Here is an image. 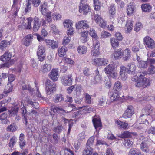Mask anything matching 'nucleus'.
<instances>
[{
    "label": "nucleus",
    "mask_w": 155,
    "mask_h": 155,
    "mask_svg": "<svg viewBox=\"0 0 155 155\" xmlns=\"http://www.w3.org/2000/svg\"><path fill=\"white\" fill-rule=\"evenodd\" d=\"M29 104L35 108H37L38 107V104L37 102H33L32 100L29 99H26L25 101H23L21 102V105L20 106V108L22 111L24 118L25 120L26 123H27V115L28 114L30 116H33V114L35 115L37 114V112L34 110H32L31 112H29L26 110L27 107H26V105L28 106V104Z\"/></svg>",
    "instance_id": "nucleus-1"
},
{
    "label": "nucleus",
    "mask_w": 155,
    "mask_h": 155,
    "mask_svg": "<svg viewBox=\"0 0 155 155\" xmlns=\"http://www.w3.org/2000/svg\"><path fill=\"white\" fill-rule=\"evenodd\" d=\"M132 80L135 83V86L137 87L145 88L150 84V80L142 75L134 76L133 77Z\"/></svg>",
    "instance_id": "nucleus-2"
},
{
    "label": "nucleus",
    "mask_w": 155,
    "mask_h": 155,
    "mask_svg": "<svg viewBox=\"0 0 155 155\" xmlns=\"http://www.w3.org/2000/svg\"><path fill=\"white\" fill-rule=\"evenodd\" d=\"M33 19L32 18L30 17L25 19L22 18L19 19L18 22V27L22 28H25L27 29H30L31 28V23Z\"/></svg>",
    "instance_id": "nucleus-3"
},
{
    "label": "nucleus",
    "mask_w": 155,
    "mask_h": 155,
    "mask_svg": "<svg viewBox=\"0 0 155 155\" xmlns=\"http://www.w3.org/2000/svg\"><path fill=\"white\" fill-rule=\"evenodd\" d=\"M93 21L99 26L103 28H105L107 26L106 21L104 20L102 17L98 14H96L92 17Z\"/></svg>",
    "instance_id": "nucleus-4"
},
{
    "label": "nucleus",
    "mask_w": 155,
    "mask_h": 155,
    "mask_svg": "<svg viewBox=\"0 0 155 155\" xmlns=\"http://www.w3.org/2000/svg\"><path fill=\"white\" fill-rule=\"evenodd\" d=\"M75 28L78 32H80L82 30L87 29L89 28V25L87 21L82 20L77 22L75 23Z\"/></svg>",
    "instance_id": "nucleus-5"
},
{
    "label": "nucleus",
    "mask_w": 155,
    "mask_h": 155,
    "mask_svg": "<svg viewBox=\"0 0 155 155\" xmlns=\"http://www.w3.org/2000/svg\"><path fill=\"white\" fill-rule=\"evenodd\" d=\"M46 90L47 95L53 94L56 90V85L50 80H48L46 84Z\"/></svg>",
    "instance_id": "nucleus-6"
},
{
    "label": "nucleus",
    "mask_w": 155,
    "mask_h": 155,
    "mask_svg": "<svg viewBox=\"0 0 155 155\" xmlns=\"http://www.w3.org/2000/svg\"><path fill=\"white\" fill-rule=\"evenodd\" d=\"M74 89H75L76 94L78 96H79L83 93V89L80 85H76L71 86L67 89L68 93L70 94L72 92Z\"/></svg>",
    "instance_id": "nucleus-7"
},
{
    "label": "nucleus",
    "mask_w": 155,
    "mask_h": 155,
    "mask_svg": "<svg viewBox=\"0 0 155 155\" xmlns=\"http://www.w3.org/2000/svg\"><path fill=\"white\" fill-rule=\"evenodd\" d=\"M62 84L65 86H70L72 84V78L70 75H64L61 77Z\"/></svg>",
    "instance_id": "nucleus-8"
},
{
    "label": "nucleus",
    "mask_w": 155,
    "mask_h": 155,
    "mask_svg": "<svg viewBox=\"0 0 155 155\" xmlns=\"http://www.w3.org/2000/svg\"><path fill=\"white\" fill-rule=\"evenodd\" d=\"M134 113V110L133 107L131 106H127L123 114L122 117L125 119L130 118Z\"/></svg>",
    "instance_id": "nucleus-9"
},
{
    "label": "nucleus",
    "mask_w": 155,
    "mask_h": 155,
    "mask_svg": "<svg viewBox=\"0 0 155 155\" xmlns=\"http://www.w3.org/2000/svg\"><path fill=\"white\" fill-rule=\"evenodd\" d=\"M45 50L43 46H39L37 52V55L39 60L41 61H43L45 58Z\"/></svg>",
    "instance_id": "nucleus-10"
},
{
    "label": "nucleus",
    "mask_w": 155,
    "mask_h": 155,
    "mask_svg": "<svg viewBox=\"0 0 155 155\" xmlns=\"http://www.w3.org/2000/svg\"><path fill=\"white\" fill-rule=\"evenodd\" d=\"M136 7L135 4L130 3L127 8L126 12L128 16H132L135 12Z\"/></svg>",
    "instance_id": "nucleus-11"
},
{
    "label": "nucleus",
    "mask_w": 155,
    "mask_h": 155,
    "mask_svg": "<svg viewBox=\"0 0 155 155\" xmlns=\"http://www.w3.org/2000/svg\"><path fill=\"white\" fill-rule=\"evenodd\" d=\"M100 45V43L98 41H96L95 44H94L91 51V55L96 56L100 54V52L99 49Z\"/></svg>",
    "instance_id": "nucleus-12"
},
{
    "label": "nucleus",
    "mask_w": 155,
    "mask_h": 155,
    "mask_svg": "<svg viewBox=\"0 0 155 155\" xmlns=\"http://www.w3.org/2000/svg\"><path fill=\"white\" fill-rule=\"evenodd\" d=\"M142 112L143 114L140 116V117H141L145 114L146 115H149L151 116V118L153 115V107L151 105H148L146 106L142 109Z\"/></svg>",
    "instance_id": "nucleus-13"
},
{
    "label": "nucleus",
    "mask_w": 155,
    "mask_h": 155,
    "mask_svg": "<svg viewBox=\"0 0 155 155\" xmlns=\"http://www.w3.org/2000/svg\"><path fill=\"white\" fill-rule=\"evenodd\" d=\"M50 78L54 81H57L59 77V72L58 69L54 68L52 69L50 73Z\"/></svg>",
    "instance_id": "nucleus-14"
},
{
    "label": "nucleus",
    "mask_w": 155,
    "mask_h": 155,
    "mask_svg": "<svg viewBox=\"0 0 155 155\" xmlns=\"http://www.w3.org/2000/svg\"><path fill=\"white\" fill-rule=\"evenodd\" d=\"M144 42L148 48L153 49L155 47L154 41L149 37H146L144 39Z\"/></svg>",
    "instance_id": "nucleus-15"
},
{
    "label": "nucleus",
    "mask_w": 155,
    "mask_h": 155,
    "mask_svg": "<svg viewBox=\"0 0 155 155\" xmlns=\"http://www.w3.org/2000/svg\"><path fill=\"white\" fill-rule=\"evenodd\" d=\"M92 122L96 130H99L102 127V124L100 118L95 116L93 117Z\"/></svg>",
    "instance_id": "nucleus-16"
},
{
    "label": "nucleus",
    "mask_w": 155,
    "mask_h": 155,
    "mask_svg": "<svg viewBox=\"0 0 155 155\" xmlns=\"http://www.w3.org/2000/svg\"><path fill=\"white\" fill-rule=\"evenodd\" d=\"M134 21L132 20H128L126 22L124 30L126 33L131 32L133 27Z\"/></svg>",
    "instance_id": "nucleus-17"
},
{
    "label": "nucleus",
    "mask_w": 155,
    "mask_h": 155,
    "mask_svg": "<svg viewBox=\"0 0 155 155\" xmlns=\"http://www.w3.org/2000/svg\"><path fill=\"white\" fill-rule=\"evenodd\" d=\"M90 11L89 5L87 4L81 5L79 7V12H83L84 15H86Z\"/></svg>",
    "instance_id": "nucleus-18"
},
{
    "label": "nucleus",
    "mask_w": 155,
    "mask_h": 155,
    "mask_svg": "<svg viewBox=\"0 0 155 155\" xmlns=\"http://www.w3.org/2000/svg\"><path fill=\"white\" fill-rule=\"evenodd\" d=\"M123 59L124 61H127L129 59L131 56V52L128 48L125 49L122 51Z\"/></svg>",
    "instance_id": "nucleus-19"
},
{
    "label": "nucleus",
    "mask_w": 155,
    "mask_h": 155,
    "mask_svg": "<svg viewBox=\"0 0 155 155\" xmlns=\"http://www.w3.org/2000/svg\"><path fill=\"white\" fill-rule=\"evenodd\" d=\"M45 42L48 46H51L53 49H54L58 47V42L55 41L50 39H46Z\"/></svg>",
    "instance_id": "nucleus-20"
},
{
    "label": "nucleus",
    "mask_w": 155,
    "mask_h": 155,
    "mask_svg": "<svg viewBox=\"0 0 155 155\" xmlns=\"http://www.w3.org/2000/svg\"><path fill=\"white\" fill-rule=\"evenodd\" d=\"M20 7V4L18 3V0H13V4L12 10L14 12V15L16 16Z\"/></svg>",
    "instance_id": "nucleus-21"
},
{
    "label": "nucleus",
    "mask_w": 155,
    "mask_h": 155,
    "mask_svg": "<svg viewBox=\"0 0 155 155\" xmlns=\"http://www.w3.org/2000/svg\"><path fill=\"white\" fill-rule=\"evenodd\" d=\"M48 5L47 2H44L40 7V11L42 14L44 15L50 12L48 10Z\"/></svg>",
    "instance_id": "nucleus-22"
},
{
    "label": "nucleus",
    "mask_w": 155,
    "mask_h": 155,
    "mask_svg": "<svg viewBox=\"0 0 155 155\" xmlns=\"http://www.w3.org/2000/svg\"><path fill=\"white\" fill-rule=\"evenodd\" d=\"M122 49H119L114 52L112 54V57L115 59H119L122 58Z\"/></svg>",
    "instance_id": "nucleus-23"
},
{
    "label": "nucleus",
    "mask_w": 155,
    "mask_h": 155,
    "mask_svg": "<svg viewBox=\"0 0 155 155\" xmlns=\"http://www.w3.org/2000/svg\"><path fill=\"white\" fill-rule=\"evenodd\" d=\"M34 23L33 27V30L35 32L38 31L40 27L41 23L39 21V18L35 17L34 19Z\"/></svg>",
    "instance_id": "nucleus-24"
},
{
    "label": "nucleus",
    "mask_w": 155,
    "mask_h": 155,
    "mask_svg": "<svg viewBox=\"0 0 155 155\" xmlns=\"http://www.w3.org/2000/svg\"><path fill=\"white\" fill-rule=\"evenodd\" d=\"M56 112L63 114L65 112V110L61 107H55L51 110V111L50 112V114L52 116L54 115L55 113Z\"/></svg>",
    "instance_id": "nucleus-25"
},
{
    "label": "nucleus",
    "mask_w": 155,
    "mask_h": 155,
    "mask_svg": "<svg viewBox=\"0 0 155 155\" xmlns=\"http://www.w3.org/2000/svg\"><path fill=\"white\" fill-rule=\"evenodd\" d=\"M115 69V65L114 63H110L104 68V71L106 74L107 75Z\"/></svg>",
    "instance_id": "nucleus-26"
},
{
    "label": "nucleus",
    "mask_w": 155,
    "mask_h": 155,
    "mask_svg": "<svg viewBox=\"0 0 155 155\" xmlns=\"http://www.w3.org/2000/svg\"><path fill=\"white\" fill-rule=\"evenodd\" d=\"M33 39V36L29 34L26 36L24 38L23 44L26 46H28L31 43Z\"/></svg>",
    "instance_id": "nucleus-27"
},
{
    "label": "nucleus",
    "mask_w": 155,
    "mask_h": 155,
    "mask_svg": "<svg viewBox=\"0 0 155 155\" xmlns=\"http://www.w3.org/2000/svg\"><path fill=\"white\" fill-rule=\"evenodd\" d=\"M87 47L84 45H80L77 48V51L80 55L85 54L87 51Z\"/></svg>",
    "instance_id": "nucleus-28"
},
{
    "label": "nucleus",
    "mask_w": 155,
    "mask_h": 155,
    "mask_svg": "<svg viewBox=\"0 0 155 155\" xmlns=\"http://www.w3.org/2000/svg\"><path fill=\"white\" fill-rule=\"evenodd\" d=\"M11 57L12 55L10 52H6L0 57V60L3 61L7 62L11 59Z\"/></svg>",
    "instance_id": "nucleus-29"
},
{
    "label": "nucleus",
    "mask_w": 155,
    "mask_h": 155,
    "mask_svg": "<svg viewBox=\"0 0 155 155\" xmlns=\"http://www.w3.org/2000/svg\"><path fill=\"white\" fill-rule=\"evenodd\" d=\"M127 69L128 73L130 74H134L135 73L136 66L133 63H130L128 65Z\"/></svg>",
    "instance_id": "nucleus-30"
},
{
    "label": "nucleus",
    "mask_w": 155,
    "mask_h": 155,
    "mask_svg": "<svg viewBox=\"0 0 155 155\" xmlns=\"http://www.w3.org/2000/svg\"><path fill=\"white\" fill-rule=\"evenodd\" d=\"M52 68V66L50 64L46 63L41 67V71L44 73H46L49 72Z\"/></svg>",
    "instance_id": "nucleus-31"
},
{
    "label": "nucleus",
    "mask_w": 155,
    "mask_h": 155,
    "mask_svg": "<svg viewBox=\"0 0 155 155\" xmlns=\"http://www.w3.org/2000/svg\"><path fill=\"white\" fill-rule=\"evenodd\" d=\"M126 68L122 66L120 67V77L123 80H125L127 78V74H126Z\"/></svg>",
    "instance_id": "nucleus-32"
},
{
    "label": "nucleus",
    "mask_w": 155,
    "mask_h": 155,
    "mask_svg": "<svg viewBox=\"0 0 155 155\" xmlns=\"http://www.w3.org/2000/svg\"><path fill=\"white\" fill-rule=\"evenodd\" d=\"M33 100L35 101H36L38 100L43 99L44 100L45 98L42 97L39 91L38 88H37L36 94L33 97Z\"/></svg>",
    "instance_id": "nucleus-33"
},
{
    "label": "nucleus",
    "mask_w": 155,
    "mask_h": 155,
    "mask_svg": "<svg viewBox=\"0 0 155 155\" xmlns=\"http://www.w3.org/2000/svg\"><path fill=\"white\" fill-rule=\"evenodd\" d=\"M141 8L142 12H150L152 9L151 6L148 3L142 4L141 6Z\"/></svg>",
    "instance_id": "nucleus-34"
},
{
    "label": "nucleus",
    "mask_w": 155,
    "mask_h": 155,
    "mask_svg": "<svg viewBox=\"0 0 155 155\" xmlns=\"http://www.w3.org/2000/svg\"><path fill=\"white\" fill-rule=\"evenodd\" d=\"M147 141L145 140L141 144V149L143 152L147 153L149 152V149L148 145L147 144Z\"/></svg>",
    "instance_id": "nucleus-35"
},
{
    "label": "nucleus",
    "mask_w": 155,
    "mask_h": 155,
    "mask_svg": "<svg viewBox=\"0 0 155 155\" xmlns=\"http://www.w3.org/2000/svg\"><path fill=\"white\" fill-rule=\"evenodd\" d=\"M116 124L119 127L124 129H128L129 128L128 124L127 123L122 122L120 120H116Z\"/></svg>",
    "instance_id": "nucleus-36"
},
{
    "label": "nucleus",
    "mask_w": 155,
    "mask_h": 155,
    "mask_svg": "<svg viewBox=\"0 0 155 155\" xmlns=\"http://www.w3.org/2000/svg\"><path fill=\"white\" fill-rule=\"evenodd\" d=\"M58 54L61 57H63L66 54L67 51L66 48L64 46H62L58 48Z\"/></svg>",
    "instance_id": "nucleus-37"
},
{
    "label": "nucleus",
    "mask_w": 155,
    "mask_h": 155,
    "mask_svg": "<svg viewBox=\"0 0 155 155\" xmlns=\"http://www.w3.org/2000/svg\"><path fill=\"white\" fill-rule=\"evenodd\" d=\"M110 42L111 46L114 49L118 48L119 45V41L114 38L110 39Z\"/></svg>",
    "instance_id": "nucleus-38"
},
{
    "label": "nucleus",
    "mask_w": 155,
    "mask_h": 155,
    "mask_svg": "<svg viewBox=\"0 0 155 155\" xmlns=\"http://www.w3.org/2000/svg\"><path fill=\"white\" fill-rule=\"evenodd\" d=\"M24 139V134L22 133H21L19 137V144L21 148H22L26 145V142Z\"/></svg>",
    "instance_id": "nucleus-39"
},
{
    "label": "nucleus",
    "mask_w": 155,
    "mask_h": 155,
    "mask_svg": "<svg viewBox=\"0 0 155 155\" xmlns=\"http://www.w3.org/2000/svg\"><path fill=\"white\" fill-rule=\"evenodd\" d=\"M63 24L64 27L65 28H68L70 27H72L73 22L71 20L65 19L64 21Z\"/></svg>",
    "instance_id": "nucleus-40"
},
{
    "label": "nucleus",
    "mask_w": 155,
    "mask_h": 155,
    "mask_svg": "<svg viewBox=\"0 0 155 155\" xmlns=\"http://www.w3.org/2000/svg\"><path fill=\"white\" fill-rule=\"evenodd\" d=\"M120 97L119 92L116 91L112 93L110 99L112 101H114L118 100Z\"/></svg>",
    "instance_id": "nucleus-41"
},
{
    "label": "nucleus",
    "mask_w": 155,
    "mask_h": 155,
    "mask_svg": "<svg viewBox=\"0 0 155 155\" xmlns=\"http://www.w3.org/2000/svg\"><path fill=\"white\" fill-rule=\"evenodd\" d=\"M18 129L17 126L15 124L13 123L7 127V131L9 132H14L16 131Z\"/></svg>",
    "instance_id": "nucleus-42"
},
{
    "label": "nucleus",
    "mask_w": 155,
    "mask_h": 155,
    "mask_svg": "<svg viewBox=\"0 0 155 155\" xmlns=\"http://www.w3.org/2000/svg\"><path fill=\"white\" fill-rule=\"evenodd\" d=\"M109 16L110 19L114 18L115 16V9L114 5L111 6L109 10Z\"/></svg>",
    "instance_id": "nucleus-43"
},
{
    "label": "nucleus",
    "mask_w": 155,
    "mask_h": 155,
    "mask_svg": "<svg viewBox=\"0 0 155 155\" xmlns=\"http://www.w3.org/2000/svg\"><path fill=\"white\" fill-rule=\"evenodd\" d=\"M93 153V149L90 146H87L83 152V155H91Z\"/></svg>",
    "instance_id": "nucleus-44"
},
{
    "label": "nucleus",
    "mask_w": 155,
    "mask_h": 155,
    "mask_svg": "<svg viewBox=\"0 0 155 155\" xmlns=\"http://www.w3.org/2000/svg\"><path fill=\"white\" fill-rule=\"evenodd\" d=\"M145 123H142L136 122L133 125V127L137 129H140L142 127H144V126H145L144 124L146 123V121L148 123V122L147 120H145Z\"/></svg>",
    "instance_id": "nucleus-45"
},
{
    "label": "nucleus",
    "mask_w": 155,
    "mask_h": 155,
    "mask_svg": "<svg viewBox=\"0 0 155 155\" xmlns=\"http://www.w3.org/2000/svg\"><path fill=\"white\" fill-rule=\"evenodd\" d=\"M132 133L128 131L124 132L121 135H118V137L122 138H126L130 137Z\"/></svg>",
    "instance_id": "nucleus-46"
},
{
    "label": "nucleus",
    "mask_w": 155,
    "mask_h": 155,
    "mask_svg": "<svg viewBox=\"0 0 155 155\" xmlns=\"http://www.w3.org/2000/svg\"><path fill=\"white\" fill-rule=\"evenodd\" d=\"M117 71L116 69H115L113 71L107 75L109 78H112L114 79H116L118 76V74Z\"/></svg>",
    "instance_id": "nucleus-47"
},
{
    "label": "nucleus",
    "mask_w": 155,
    "mask_h": 155,
    "mask_svg": "<svg viewBox=\"0 0 155 155\" xmlns=\"http://www.w3.org/2000/svg\"><path fill=\"white\" fill-rule=\"evenodd\" d=\"M95 73L96 75L94 78L95 81L94 83V84H97L98 83H101V77L99 74L98 70H96L95 71Z\"/></svg>",
    "instance_id": "nucleus-48"
},
{
    "label": "nucleus",
    "mask_w": 155,
    "mask_h": 155,
    "mask_svg": "<svg viewBox=\"0 0 155 155\" xmlns=\"http://www.w3.org/2000/svg\"><path fill=\"white\" fill-rule=\"evenodd\" d=\"M10 44L9 41H7L5 40L2 41L0 43V49L3 50L4 48L7 47Z\"/></svg>",
    "instance_id": "nucleus-49"
},
{
    "label": "nucleus",
    "mask_w": 155,
    "mask_h": 155,
    "mask_svg": "<svg viewBox=\"0 0 155 155\" xmlns=\"http://www.w3.org/2000/svg\"><path fill=\"white\" fill-rule=\"evenodd\" d=\"M89 34L94 39L97 40L98 38L96 31L93 28L90 29Z\"/></svg>",
    "instance_id": "nucleus-50"
},
{
    "label": "nucleus",
    "mask_w": 155,
    "mask_h": 155,
    "mask_svg": "<svg viewBox=\"0 0 155 155\" xmlns=\"http://www.w3.org/2000/svg\"><path fill=\"white\" fill-rule=\"evenodd\" d=\"M17 139L15 136H13L12 137L10 140L9 143V146L11 148H13L14 145L17 142Z\"/></svg>",
    "instance_id": "nucleus-51"
},
{
    "label": "nucleus",
    "mask_w": 155,
    "mask_h": 155,
    "mask_svg": "<svg viewBox=\"0 0 155 155\" xmlns=\"http://www.w3.org/2000/svg\"><path fill=\"white\" fill-rule=\"evenodd\" d=\"M13 86L11 83H8L6 88L4 92V94H6L11 92L13 89Z\"/></svg>",
    "instance_id": "nucleus-52"
},
{
    "label": "nucleus",
    "mask_w": 155,
    "mask_h": 155,
    "mask_svg": "<svg viewBox=\"0 0 155 155\" xmlns=\"http://www.w3.org/2000/svg\"><path fill=\"white\" fill-rule=\"evenodd\" d=\"M7 115L5 113H3L0 116V119L2 124L7 123L8 120L7 119Z\"/></svg>",
    "instance_id": "nucleus-53"
},
{
    "label": "nucleus",
    "mask_w": 155,
    "mask_h": 155,
    "mask_svg": "<svg viewBox=\"0 0 155 155\" xmlns=\"http://www.w3.org/2000/svg\"><path fill=\"white\" fill-rule=\"evenodd\" d=\"M133 141L128 139L125 140L124 141V145L127 148H130L133 145Z\"/></svg>",
    "instance_id": "nucleus-54"
},
{
    "label": "nucleus",
    "mask_w": 155,
    "mask_h": 155,
    "mask_svg": "<svg viewBox=\"0 0 155 155\" xmlns=\"http://www.w3.org/2000/svg\"><path fill=\"white\" fill-rule=\"evenodd\" d=\"M86 136L85 132L83 131L78 134L77 139L79 141H83L85 139Z\"/></svg>",
    "instance_id": "nucleus-55"
},
{
    "label": "nucleus",
    "mask_w": 155,
    "mask_h": 155,
    "mask_svg": "<svg viewBox=\"0 0 155 155\" xmlns=\"http://www.w3.org/2000/svg\"><path fill=\"white\" fill-rule=\"evenodd\" d=\"M143 28L142 24L139 22H138L135 24L134 30L137 32L139 31Z\"/></svg>",
    "instance_id": "nucleus-56"
},
{
    "label": "nucleus",
    "mask_w": 155,
    "mask_h": 155,
    "mask_svg": "<svg viewBox=\"0 0 155 155\" xmlns=\"http://www.w3.org/2000/svg\"><path fill=\"white\" fill-rule=\"evenodd\" d=\"M94 4L95 10L99 11L101 7L100 2L99 0H94Z\"/></svg>",
    "instance_id": "nucleus-57"
},
{
    "label": "nucleus",
    "mask_w": 155,
    "mask_h": 155,
    "mask_svg": "<svg viewBox=\"0 0 155 155\" xmlns=\"http://www.w3.org/2000/svg\"><path fill=\"white\" fill-rule=\"evenodd\" d=\"M26 3L25 12H28L31 9V0H26Z\"/></svg>",
    "instance_id": "nucleus-58"
},
{
    "label": "nucleus",
    "mask_w": 155,
    "mask_h": 155,
    "mask_svg": "<svg viewBox=\"0 0 155 155\" xmlns=\"http://www.w3.org/2000/svg\"><path fill=\"white\" fill-rule=\"evenodd\" d=\"M52 19L54 20H58L61 19V15L58 13L56 12L52 15Z\"/></svg>",
    "instance_id": "nucleus-59"
},
{
    "label": "nucleus",
    "mask_w": 155,
    "mask_h": 155,
    "mask_svg": "<svg viewBox=\"0 0 155 155\" xmlns=\"http://www.w3.org/2000/svg\"><path fill=\"white\" fill-rule=\"evenodd\" d=\"M122 85L121 83L119 81L116 82L114 84V89L116 91L121 89Z\"/></svg>",
    "instance_id": "nucleus-60"
},
{
    "label": "nucleus",
    "mask_w": 155,
    "mask_h": 155,
    "mask_svg": "<svg viewBox=\"0 0 155 155\" xmlns=\"http://www.w3.org/2000/svg\"><path fill=\"white\" fill-rule=\"evenodd\" d=\"M71 37L69 36H65L63 39L62 44L64 45H66L68 43H69L71 41Z\"/></svg>",
    "instance_id": "nucleus-61"
},
{
    "label": "nucleus",
    "mask_w": 155,
    "mask_h": 155,
    "mask_svg": "<svg viewBox=\"0 0 155 155\" xmlns=\"http://www.w3.org/2000/svg\"><path fill=\"white\" fill-rule=\"evenodd\" d=\"M46 17V20L48 22H51L52 21V16L51 12H48L45 15Z\"/></svg>",
    "instance_id": "nucleus-62"
},
{
    "label": "nucleus",
    "mask_w": 155,
    "mask_h": 155,
    "mask_svg": "<svg viewBox=\"0 0 155 155\" xmlns=\"http://www.w3.org/2000/svg\"><path fill=\"white\" fill-rule=\"evenodd\" d=\"M115 38L118 41H122L123 37L121 33L119 32H116L115 35Z\"/></svg>",
    "instance_id": "nucleus-63"
},
{
    "label": "nucleus",
    "mask_w": 155,
    "mask_h": 155,
    "mask_svg": "<svg viewBox=\"0 0 155 155\" xmlns=\"http://www.w3.org/2000/svg\"><path fill=\"white\" fill-rule=\"evenodd\" d=\"M22 67V66L21 64H18L15 68L13 69V72H14L16 73H19L21 71Z\"/></svg>",
    "instance_id": "nucleus-64"
}]
</instances>
